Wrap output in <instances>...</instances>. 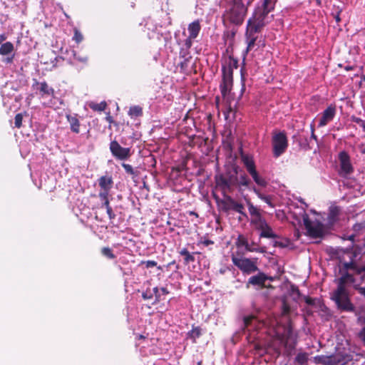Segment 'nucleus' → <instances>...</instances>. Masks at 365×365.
Instances as JSON below:
<instances>
[{"instance_id":"1","label":"nucleus","mask_w":365,"mask_h":365,"mask_svg":"<svg viewBox=\"0 0 365 365\" xmlns=\"http://www.w3.org/2000/svg\"><path fill=\"white\" fill-rule=\"evenodd\" d=\"M364 268H358L354 264H342L339 267L340 277L337 279V288L331 294V299L336 304L339 309L351 312L354 305L351 303L348 287L357 289L364 282V276L359 277L351 275V272L360 273Z\"/></svg>"},{"instance_id":"2","label":"nucleus","mask_w":365,"mask_h":365,"mask_svg":"<svg viewBox=\"0 0 365 365\" xmlns=\"http://www.w3.org/2000/svg\"><path fill=\"white\" fill-rule=\"evenodd\" d=\"M272 0H264L262 7L257 9L253 16L249 19L247 26V36L248 38L247 50L255 45L257 36L255 34L260 32L261 29L271 20L269 13L273 9Z\"/></svg>"},{"instance_id":"3","label":"nucleus","mask_w":365,"mask_h":365,"mask_svg":"<svg viewBox=\"0 0 365 365\" xmlns=\"http://www.w3.org/2000/svg\"><path fill=\"white\" fill-rule=\"evenodd\" d=\"M234 68H237V61L233 58H229L226 65L222 66V81L220 84V89L223 97H225L232 89Z\"/></svg>"},{"instance_id":"4","label":"nucleus","mask_w":365,"mask_h":365,"mask_svg":"<svg viewBox=\"0 0 365 365\" xmlns=\"http://www.w3.org/2000/svg\"><path fill=\"white\" fill-rule=\"evenodd\" d=\"M252 1L235 0L228 14V18L230 21L235 24H242L247 13V7Z\"/></svg>"},{"instance_id":"5","label":"nucleus","mask_w":365,"mask_h":365,"mask_svg":"<svg viewBox=\"0 0 365 365\" xmlns=\"http://www.w3.org/2000/svg\"><path fill=\"white\" fill-rule=\"evenodd\" d=\"M232 263L243 273L250 274L258 270L256 264L257 259H251L245 257H238L235 255L231 256Z\"/></svg>"},{"instance_id":"6","label":"nucleus","mask_w":365,"mask_h":365,"mask_svg":"<svg viewBox=\"0 0 365 365\" xmlns=\"http://www.w3.org/2000/svg\"><path fill=\"white\" fill-rule=\"evenodd\" d=\"M303 221L308 235L313 238L322 237L324 235V226L322 223L311 221L307 215L304 217Z\"/></svg>"},{"instance_id":"7","label":"nucleus","mask_w":365,"mask_h":365,"mask_svg":"<svg viewBox=\"0 0 365 365\" xmlns=\"http://www.w3.org/2000/svg\"><path fill=\"white\" fill-rule=\"evenodd\" d=\"M339 160L340 170L339 174L340 176L346 178L354 172V167L351 163L350 156L346 151H341L339 153Z\"/></svg>"},{"instance_id":"8","label":"nucleus","mask_w":365,"mask_h":365,"mask_svg":"<svg viewBox=\"0 0 365 365\" xmlns=\"http://www.w3.org/2000/svg\"><path fill=\"white\" fill-rule=\"evenodd\" d=\"M273 152L275 157L281 155L287 148V139L284 133H278L273 136Z\"/></svg>"},{"instance_id":"9","label":"nucleus","mask_w":365,"mask_h":365,"mask_svg":"<svg viewBox=\"0 0 365 365\" xmlns=\"http://www.w3.org/2000/svg\"><path fill=\"white\" fill-rule=\"evenodd\" d=\"M110 150L112 155L118 160H128L132 155L130 148L122 147L116 140L110 143Z\"/></svg>"},{"instance_id":"10","label":"nucleus","mask_w":365,"mask_h":365,"mask_svg":"<svg viewBox=\"0 0 365 365\" xmlns=\"http://www.w3.org/2000/svg\"><path fill=\"white\" fill-rule=\"evenodd\" d=\"M235 179L232 177L229 178L225 177H220L217 179V185L222 190L224 195L230 192L232 190L233 186L235 184Z\"/></svg>"},{"instance_id":"11","label":"nucleus","mask_w":365,"mask_h":365,"mask_svg":"<svg viewBox=\"0 0 365 365\" xmlns=\"http://www.w3.org/2000/svg\"><path fill=\"white\" fill-rule=\"evenodd\" d=\"M336 108L334 106H329L322 113L319 122V127H324L331 121L335 116Z\"/></svg>"},{"instance_id":"12","label":"nucleus","mask_w":365,"mask_h":365,"mask_svg":"<svg viewBox=\"0 0 365 365\" xmlns=\"http://www.w3.org/2000/svg\"><path fill=\"white\" fill-rule=\"evenodd\" d=\"M329 356L331 365H346L351 361V356L346 354L336 353Z\"/></svg>"},{"instance_id":"13","label":"nucleus","mask_w":365,"mask_h":365,"mask_svg":"<svg viewBox=\"0 0 365 365\" xmlns=\"http://www.w3.org/2000/svg\"><path fill=\"white\" fill-rule=\"evenodd\" d=\"M267 279V276L264 273L259 272L257 274L252 276L249 278L246 287L249 288L250 284H252L253 286L262 287L264 286V283Z\"/></svg>"},{"instance_id":"14","label":"nucleus","mask_w":365,"mask_h":365,"mask_svg":"<svg viewBox=\"0 0 365 365\" xmlns=\"http://www.w3.org/2000/svg\"><path fill=\"white\" fill-rule=\"evenodd\" d=\"M98 184L102 190L101 192H109L113 186V181L110 176L105 175L99 178Z\"/></svg>"},{"instance_id":"15","label":"nucleus","mask_w":365,"mask_h":365,"mask_svg":"<svg viewBox=\"0 0 365 365\" xmlns=\"http://www.w3.org/2000/svg\"><path fill=\"white\" fill-rule=\"evenodd\" d=\"M248 173L251 175L253 180L257 185L262 187H265L267 185V182L265 180V179L262 176H261L259 174V173L257 171L256 168H255L252 170H250V172H248Z\"/></svg>"},{"instance_id":"16","label":"nucleus","mask_w":365,"mask_h":365,"mask_svg":"<svg viewBox=\"0 0 365 365\" xmlns=\"http://www.w3.org/2000/svg\"><path fill=\"white\" fill-rule=\"evenodd\" d=\"M341 212V209L338 206L332 205L329 207L328 221L330 224H334L339 217Z\"/></svg>"},{"instance_id":"17","label":"nucleus","mask_w":365,"mask_h":365,"mask_svg":"<svg viewBox=\"0 0 365 365\" xmlns=\"http://www.w3.org/2000/svg\"><path fill=\"white\" fill-rule=\"evenodd\" d=\"M201 29L200 21L198 20L195 21L188 25L189 36L190 38H197Z\"/></svg>"},{"instance_id":"18","label":"nucleus","mask_w":365,"mask_h":365,"mask_svg":"<svg viewBox=\"0 0 365 365\" xmlns=\"http://www.w3.org/2000/svg\"><path fill=\"white\" fill-rule=\"evenodd\" d=\"M241 158H242V161L244 163L247 172H250V170H252L256 168L254 160L252 156L242 154L241 155Z\"/></svg>"},{"instance_id":"19","label":"nucleus","mask_w":365,"mask_h":365,"mask_svg":"<svg viewBox=\"0 0 365 365\" xmlns=\"http://www.w3.org/2000/svg\"><path fill=\"white\" fill-rule=\"evenodd\" d=\"M261 233L259 235L260 237H265V238H271L274 239L277 237V235L272 231L270 226L268 225L267 223L263 228L261 230Z\"/></svg>"},{"instance_id":"20","label":"nucleus","mask_w":365,"mask_h":365,"mask_svg":"<svg viewBox=\"0 0 365 365\" xmlns=\"http://www.w3.org/2000/svg\"><path fill=\"white\" fill-rule=\"evenodd\" d=\"M228 200L230 202V208L233 210L234 211L246 216L245 212H244V206L243 205L238 203L237 202L232 200L231 197H228Z\"/></svg>"},{"instance_id":"21","label":"nucleus","mask_w":365,"mask_h":365,"mask_svg":"<svg viewBox=\"0 0 365 365\" xmlns=\"http://www.w3.org/2000/svg\"><path fill=\"white\" fill-rule=\"evenodd\" d=\"M252 191L257 195V197L265 202L269 207H274V205L272 202V197L269 195H265L262 194L258 189L255 187H252Z\"/></svg>"},{"instance_id":"22","label":"nucleus","mask_w":365,"mask_h":365,"mask_svg":"<svg viewBox=\"0 0 365 365\" xmlns=\"http://www.w3.org/2000/svg\"><path fill=\"white\" fill-rule=\"evenodd\" d=\"M67 119L70 123L71 130L76 133H78L80 123H79V120L77 119V118L76 116H72V115H68Z\"/></svg>"},{"instance_id":"23","label":"nucleus","mask_w":365,"mask_h":365,"mask_svg":"<svg viewBox=\"0 0 365 365\" xmlns=\"http://www.w3.org/2000/svg\"><path fill=\"white\" fill-rule=\"evenodd\" d=\"M39 85H40L39 90H40V92L41 93L42 96H53L54 90L52 88L49 87L48 85L47 84V83L41 82V83H40Z\"/></svg>"},{"instance_id":"24","label":"nucleus","mask_w":365,"mask_h":365,"mask_svg":"<svg viewBox=\"0 0 365 365\" xmlns=\"http://www.w3.org/2000/svg\"><path fill=\"white\" fill-rule=\"evenodd\" d=\"M251 223L255 227L257 230H260L264 225L267 224L265 220L262 217V215H259L252 218Z\"/></svg>"},{"instance_id":"25","label":"nucleus","mask_w":365,"mask_h":365,"mask_svg":"<svg viewBox=\"0 0 365 365\" xmlns=\"http://www.w3.org/2000/svg\"><path fill=\"white\" fill-rule=\"evenodd\" d=\"M309 360V354L306 352H299L294 359L295 363L299 365H307Z\"/></svg>"},{"instance_id":"26","label":"nucleus","mask_w":365,"mask_h":365,"mask_svg":"<svg viewBox=\"0 0 365 365\" xmlns=\"http://www.w3.org/2000/svg\"><path fill=\"white\" fill-rule=\"evenodd\" d=\"M14 51V45L11 42H6L0 46V54L2 56L10 54Z\"/></svg>"},{"instance_id":"27","label":"nucleus","mask_w":365,"mask_h":365,"mask_svg":"<svg viewBox=\"0 0 365 365\" xmlns=\"http://www.w3.org/2000/svg\"><path fill=\"white\" fill-rule=\"evenodd\" d=\"M313 359L317 364L331 365L329 355H318L314 356Z\"/></svg>"},{"instance_id":"28","label":"nucleus","mask_w":365,"mask_h":365,"mask_svg":"<svg viewBox=\"0 0 365 365\" xmlns=\"http://www.w3.org/2000/svg\"><path fill=\"white\" fill-rule=\"evenodd\" d=\"M143 110L142 108L138 106H131L128 111V115L130 117H138L142 115Z\"/></svg>"},{"instance_id":"29","label":"nucleus","mask_w":365,"mask_h":365,"mask_svg":"<svg viewBox=\"0 0 365 365\" xmlns=\"http://www.w3.org/2000/svg\"><path fill=\"white\" fill-rule=\"evenodd\" d=\"M180 255L184 256L185 263L188 264L195 261V257L191 255L186 248H183L180 251Z\"/></svg>"},{"instance_id":"30","label":"nucleus","mask_w":365,"mask_h":365,"mask_svg":"<svg viewBox=\"0 0 365 365\" xmlns=\"http://www.w3.org/2000/svg\"><path fill=\"white\" fill-rule=\"evenodd\" d=\"M239 185L240 186H244V187H246L247 188H249L250 190H252V187H251V181L248 178V177L245 175H241L240 177V180H239Z\"/></svg>"},{"instance_id":"31","label":"nucleus","mask_w":365,"mask_h":365,"mask_svg":"<svg viewBox=\"0 0 365 365\" xmlns=\"http://www.w3.org/2000/svg\"><path fill=\"white\" fill-rule=\"evenodd\" d=\"M247 204L248 206L249 212L250 215L252 217V218L261 215L259 209L257 207L254 206L252 202L247 201Z\"/></svg>"},{"instance_id":"32","label":"nucleus","mask_w":365,"mask_h":365,"mask_svg":"<svg viewBox=\"0 0 365 365\" xmlns=\"http://www.w3.org/2000/svg\"><path fill=\"white\" fill-rule=\"evenodd\" d=\"M343 264H354L358 268H364V270H362L360 273H358L356 272H351V275H354L355 277H360L364 276V280L365 279V264L363 266H360L358 264V263L355 261H351L349 262H344Z\"/></svg>"},{"instance_id":"33","label":"nucleus","mask_w":365,"mask_h":365,"mask_svg":"<svg viewBox=\"0 0 365 365\" xmlns=\"http://www.w3.org/2000/svg\"><path fill=\"white\" fill-rule=\"evenodd\" d=\"M122 167L125 169V171L127 174L130 175L133 177L138 175L137 171H135L130 165L123 163H122Z\"/></svg>"},{"instance_id":"34","label":"nucleus","mask_w":365,"mask_h":365,"mask_svg":"<svg viewBox=\"0 0 365 365\" xmlns=\"http://www.w3.org/2000/svg\"><path fill=\"white\" fill-rule=\"evenodd\" d=\"M108 195H109V192H99V197L100 199L103 201V203L102 205V206L103 207H108L110 205V203H109V200H108Z\"/></svg>"},{"instance_id":"35","label":"nucleus","mask_w":365,"mask_h":365,"mask_svg":"<svg viewBox=\"0 0 365 365\" xmlns=\"http://www.w3.org/2000/svg\"><path fill=\"white\" fill-rule=\"evenodd\" d=\"M235 244L237 247H247L248 241L242 235H240L236 240Z\"/></svg>"},{"instance_id":"36","label":"nucleus","mask_w":365,"mask_h":365,"mask_svg":"<svg viewBox=\"0 0 365 365\" xmlns=\"http://www.w3.org/2000/svg\"><path fill=\"white\" fill-rule=\"evenodd\" d=\"M90 107L94 110L103 111L106 109V103L105 102H101L100 103H91L90 104Z\"/></svg>"},{"instance_id":"37","label":"nucleus","mask_w":365,"mask_h":365,"mask_svg":"<svg viewBox=\"0 0 365 365\" xmlns=\"http://www.w3.org/2000/svg\"><path fill=\"white\" fill-rule=\"evenodd\" d=\"M101 253L109 259H114L115 257V255L113 253L112 250L109 247L102 248Z\"/></svg>"},{"instance_id":"38","label":"nucleus","mask_w":365,"mask_h":365,"mask_svg":"<svg viewBox=\"0 0 365 365\" xmlns=\"http://www.w3.org/2000/svg\"><path fill=\"white\" fill-rule=\"evenodd\" d=\"M201 334V330L199 327H196L192 329L190 332L189 335L195 341L197 338H198Z\"/></svg>"},{"instance_id":"39","label":"nucleus","mask_w":365,"mask_h":365,"mask_svg":"<svg viewBox=\"0 0 365 365\" xmlns=\"http://www.w3.org/2000/svg\"><path fill=\"white\" fill-rule=\"evenodd\" d=\"M23 115L21 113H18L16 115L14 118L15 126L19 128L22 125Z\"/></svg>"},{"instance_id":"40","label":"nucleus","mask_w":365,"mask_h":365,"mask_svg":"<svg viewBox=\"0 0 365 365\" xmlns=\"http://www.w3.org/2000/svg\"><path fill=\"white\" fill-rule=\"evenodd\" d=\"M351 120L356 123H357L359 125L362 127L364 131L365 132V120L355 116L351 117Z\"/></svg>"},{"instance_id":"41","label":"nucleus","mask_w":365,"mask_h":365,"mask_svg":"<svg viewBox=\"0 0 365 365\" xmlns=\"http://www.w3.org/2000/svg\"><path fill=\"white\" fill-rule=\"evenodd\" d=\"M142 297H143V299H145V300L153 299V292H152L151 289H146L144 292H143Z\"/></svg>"},{"instance_id":"42","label":"nucleus","mask_w":365,"mask_h":365,"mask_svg":"<svg viewBox=\"0 0 365 365\" xmlns=\"http://www.w3.org/2000/svg\"><path fill=\"white\" fill-rule=\"evenodd\" d=\"M141 264H145L147 268L153 267L157 265V262L154 260L142 261Z\"/></svg>"},{"instance_id":"43","label":"nucleus","mask_w":365,"mask_h":365,"mask_svg":"<svg viewBox=\"0 0 365 365\" xmlns=\"http://www.w3.org/2000/svg\"><path fill=\"white\" fill-rule=\"evenodd\" d=\"M106 209L107 214L108 215L110 220H113L115 217V215L113 212L111 207L109 205L108 207H105Z\"/></svg>"},{"instance_id":"44","label":"nucleus","mask_w":365,"mask_h":365,"mask_svg":"<svg viewBox=\"0 0 365 365\" xmlns=\"http://www.w3.org/2000/svg\"><path fill=\"white\" fill-rule=\"evenodd\" d=\"M73 39L76 41V43H80L83 40V36L79 31H76Z\"/></svg>"},{"instance_id":"45","label":"nucleus","mask_w":365,"mask_h":365,"mask_svg":"<svg viewBox=\"0 0 365 365\" xmlns=\"http://www.w3.org/2000/svg\"><path fill=\"white\" fill-rule=\"evenodd\" d=\"M195 38H190V36H188V37L185 41V46L187 49H189L192 44V40Z\"/></svg>"},{"instance_id":"46","label":"nucleus","mask_w":365,"mask_h":365,"mask_svg":"<svg viewBox=\"0 0 365 365\" xmlns=\"http://www.w3.org/2000/svg\"><path fill=\"white\" fill-rule=\"evenodd\" d=\"M254 319L255 318L252 316L245 317L244 318V324L245 327H247Z\"/></svg>"},{"instance_id":"47","label":"nucleus","mask_w":365,"mask_h":365,"mask_svg":"<svg viewBox=\"0 0 365 365\" xmlns=\"http://www.w3.org/2000/svg\"><path fill=\"white\" fill-rule=\"evenodd\" d=\"M289 312V307L285 303V302H283V306H282V314H287Z\"/></svg>"},{"instance_id":"48","label":"nucleus","mask_w":365,"mask_h":365,"mask_svg":"<svg viewBox=\"0 0 365 365\" xmlns=\"http://www.w3.org/2000/svg\"><path fill=\"white\" fill-rule=\"evenodd\" d=\"M151 291L153 292V296L154 294L155 296V302H159L160 299H159V295H158V287H154L153 289V290H151Z\"/></svg>"},{"instance_id":"49","label":"nucleus","mask_w":365,"mask_h":365,"mask_svg":"<svg viewBox=\"0 0 365 365\" xmlns=\"http://www.w3.org/2000/svg\"><path fill=\"white\" fill-rule=\"evenodd\" d=\"M74 57L76 60L81 61V62H83V63H86L87 61H88V57L87 56H83V57H80V56H77L76 53H74Z\"/></svg>"},{"instance_id":"50","label":"nucleus","mask_w":365,"mask_h":365,"mask_svg":"<svg viewBox=\"0 0 365 365\" xmlns=\"http://www.w3.org/2000/svg\"><path fill=\"white\" fill-rule=\"evenodd\" d=\"M245 250L248 252H262L258 249L252 248L250 246L249 243L247 244V247H245Z\"/></svg>"},{"instance_id":"51","label":"nucleus","mask_w":365,"mask_h":365,"mask_svg":"<svg viewBox=\"0 0 365 365\" xmlns=\"http://www.w3.org/2000/svg\"><path fill=\"white\" fill-rule=\"evenodd\" d=\"M359 336L361 338V339L364 341V342L365 343V327L362 329V330L359 333Z\"/></svg>"},{"instance_id":"52","label":"nucleus","mask_w":365,"mask_h":365,"mask_svg":"<svg viewBox=\"0 0 365 365\" xmlns=\"http://www.w3.org/2000/svg\"><path fill=\"white\" fill-rule=\"evenodd\" d=\"M359 293L365 297V287H360V285L358 286L357 289Z\"/></svg>"},{"instance_id":"53","label":"nucleus","mask_w":365,"mask_h":365,"mask_svg":"<svg viewBox=\"0 0 365 365\" xmlns=\"http://www.w3.org/2000/svg\"><path fill=\"white\" fill-rule=\"evenodd\" d=\"M314 300L313 299L309 298V297H307L305 299L306 303L308 304H310V305L314 304Z\"/></svg>"},{"instance_id":"54","label":"nucleus","mask_w":365,"mask_h":365,"mask_svg":"<svg viewBox=\"0 0 365 365\" xmlns=\"http://www.w3.org/2000/svg\"><path fill=\"white\" fill-rule=\"evenodd\" d=\"M202 243L206 246L213 244V242L210 240H206L202 242Z\"/></svg>"},{"instance_id":"55","label":"nucleus","mask_w":365,"mask_h":365,"mask_svg":"<svg viewBox=\"0 0 365 365\" xmlns=\"http://www.w3.org/2000/svg\"><path fill=\"white\" fill-rule=\"evenodd\" d=\"M13 58H14V55H12L10 57H7L6 58H5V60L4 61L7 63H10L13 61Z\"/></svg>"},{"instance_id":"56","label":"nucleus","mask_w":365,"mask_h":365,"mask_svg":"<svg viewBox=\"0 0 365 365\" xmlns=\"http://www.w3.org/2000/svg\"><path fill=\"white\" fill-rule=\"evenodd\" d=\"M311 130H312V138L317 139V136L314 134V125H311Z\"/></svg>"},{"instance_id":"57","label":"nucleus","mask_w":365,"mask_h":365,"mask_svg":"<svg viewBox=\"0 0 365 365\" xmlns=\"http://www.w3.org/2000/svg\"><path fill=\"white\" fill-rule=\"evenodd\" d=\"M160 290H161V292H162V293H163V294H169V292L168 291V289H167L165 287H162V288L160 289Z\"/></svg>"},{"instance_id":"58","label":"nucleus","mask_w":365,"mask_h":365,"mask_svg":"<svg viewBox=\"0 0 365 365\" xmlns=\"http://www.w3.org/2000/svg\"><path fill=\"white\" fill-rule=\"evenodd\" d=\"M6 39L4 35H0V43Z\"/></svg>"},{"instance_id":"59","label":"nucleus","mask_w":365,"mask_h":365,"mask_svg":"<svg viewBox=\"0 0 365 365\" xmlns=\"http://www.w3.org/2000/svg\"><path fill=\"white\" fill-rule=\"evenodd\" d=\"M335 19L337 22H339L340 21V17H339V14H338L336 16H335Z\"/></svg>"},{"instance_id":"60","label":"nucleus","mask_w":365,"mask_h":365,"mask_svg":"<svg viewBox=\"0 0 365 365\" xmlns=\"http://www.w3.org/2000/svg\"><path fill=\"white\" fill-rule=\"evenodd\" d=\"M355 236L354 235H351L349 237V240L354 241Z\"/></svg>"},{"instance_id":"61","label":"nucleus","mask_w":365,"mask_h":365,"mask_svg":"<svg viewBox=\"0 0 365 365\" xmlns=\"http://www.w3.org/2000/svg\"><path fill=\"white\" fill-rule=\"evenodd\" d=\"M351 69H352V67H349V66L346 67V70H347V71L351 70Z\"/></svg>"},{"instance_id":"62","label":"nucleus","mask_w":365,"mask_h":365,"mask_svg":"<svg viewBox=\"0 0 365 365\" xmlns=\"http://www.w3.org/2000/svg\"><path fill=\"white\" fill-rule=\"evenodd\" d=\"M361 153L362 154H365V148L362 149V150H361Z\"/></svg>"},{"instance_id":"63","label":"nucleus","mask_w":365,"mask_h":365,"mask_svg":"<svg viewBox=\"0 0 365 365\" xmlns=\"http://www.w3.org/2000/svg\"><path fill=\"white\" fill-rule=\"evenodd\" d=\"M316 2H317V4L318 5H319V4H321L320 0H316Z\"/></svg>"},{"instance_id":"64","label":"nucleus","mask_w":365,"mask_h":365,"mask_svg":"<svg viewBox=\"0 0 365 365\" xmlns=\"http://www.w3.org/2000/svg\"><path fill=\"white\" fill-rule=\"evenodd\" d=\"M197 364V365H202V361H198Z\"/></svg>"}]
</instances>
